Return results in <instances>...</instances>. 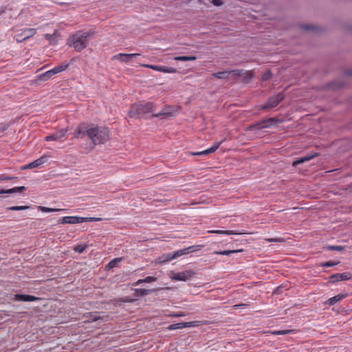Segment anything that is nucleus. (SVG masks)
Returning <instances> with one entry per match:
<instances>
[{"mask_svg": "<svg viewBox=\"0 0 352 352\" xmlns=\"http://www.w3.org/2000/svg\"><path fill=\"white\" fill-rule=\"evenodd\" d=\"M156 104L151 102L134 103L131 104L128 116L131 118H152L150 113H155Z\"/></svg>", "mask_w": 352, "mask_h": 352, "instance_id": "obj_1", "label": "nucleus"}, {"mask_svg": "<svg viewBox=\"0 0 352 352\" xmlns=\"http://www.w3.org/2000/svg\"><path fill=\"white\" fill-rule=\"evenodd\" d=\"M94 32L93 31H78L70 36L67 40V44L73 47L78 52H80L85 49L89 43L91 38H94Z\"/></svg>", "mask_w": 352, "mask_h": 352, "instance_id": "obj_2", "label": "nucleus"}, {"mask_svg": "<svg viewBox=\"0 0 352 352\" xmlns=\"http://www.w3.org/2000/svg\"><path fill=\"white\" fill-rule=\"evenodd\" d=\"M109 130L107 127L92 123L89 139L94 145H97L107 142L109 139Z\"/></svg>", "mask_w": 352, "mask_h": 352, "instance_id": "obj_3", "label": "nucleus"}, {"mask_svg": "<svg viewBox=\"0 0 352 352\" xmlns=\"http://www.w3.org/2000/svg\"><path fill=\"white\" fill-rule=\"evenodd\" d=\"M100 220V218H94V217H82L77 216H67L62 218H60L58 220V224H78L84 222H93L95 221Z\"/></svg>", "mask_w": 352, "mask_h": 352, "instance_id": "obj_4", "label": "nucleus"}, {"mask_svg": "<svg viewBox=\"0 0 352 352\" xmlns=\"http://www.w3.org/2000/svg\"><path fill=\"white\" fill-rule=\"evenodd\" d=\"M92 123L83 122L80 123L73 133L74 138L84 139L86 136L89 138Z\"/></svg>", "mask_w": 352, "mask_h": 352, "instance_id": "obj_5", "label": "nucleus"}, {"mask_svg": "<svg viewBox=\"0 0 352 352\" xmlns=\"http://www.w3.org/2000/svg\"><path fill=\"white\" fill-rule=\"evenodd\" d=\"M179 107L175 105H165L162 109L156 113L151 114L153 118H173L177 116Z\"/></svg>", "mask_w": 352, "mask_h": 352, "instance_id": "obj_6", "label": "nucleus"}, {"mask_svg": "<svg viewBox=\"0 0 352 352\" xmlns=\"http://www.w3.org/2000/svg\"><path fill=\"white\" fill-rule=\"evenodd\" d=\"M285 98V94L283 92H279L275 95L270 96L267 102L259 107L260 110H267L272 109L278 105Z\"/></svg>", "mask_w": 352, "mask_h": 352, "instance_id": "obj_7", "label": "nucleus"}, {"mask_svg": "<svg viewBox=\"0 0 352 352\" xmlns=\"http://www.w3.org/2000/svg\"><path fill=\"white\" fill-rule=\"evenodd\" d=\"M352 278V274L349 272L333 274L329 277L328 284H336L340 281L349 280Z\"/></svg>", "mask_w": 352, "mask_h": 352, "instance_id": "obj_8", "label": "nucleus"}, {"mask_svg": "<svg viewBox=\"0 0 352 352\" xmlns=\"http://www.w3.org/2000/svg\"><path fill=\"white\" fill-rule=\"evenodd\" d=\"M12 299L18 302H35L39 301L41 298L29 294H16L13 296Z\"/></svg>", "mask_w": 352, "mask_h": 352, "instance_id": "obj_9", "label": "nucleus"}, {"mask_svg": "<svg viewBox=\"0 0 352 352\" xmlns=\"http://www.w3.org/2000/svg\"><path fill=\"white\" fill-rule=\"evenodd\" d=\"M144 67L152 69L155 71L164 72V73H176L177 71L174 67H166L164 65H149L144 64L142 65Z\"/></svg>", "mask_w": 352, "mask_h": 352, "instance_id": "obj_10", "label": "nucleus"}, {"mask_svg": "<svg viewBox=\"0 0 352 352\" xmlns=\"http://www.w3.org/2000/svg\"><path fill=\"white\" fill-rule=\"evenodd\" d=\"M195 275V272L191 270H186L177 272L173 276V279L179 281H186L191 279Z\"/></svg>", "mask_w": 352, "mask_h": 352, "instance_id": "obj_11", "label": "nucleus"}, {"mask_svg": "<svg viewBox=\"0 0 352 352\" xmlns=\"http://www.w3.org/2000/svg\"><path fill=\"white\" fill-rule=\"evenodd\" d=\"M140 56V54L133 53V54H124L120 53L113 56V59L120 60L122 63H129L132 60L133 58H136Z\"/></svg>", "mask_w": 352, "mask_h": 352, "instance_id": "obj_12", "label": "nucleus"}, {"mask_svg": "<svg viewBox=\"0 0 352 352\" xmlns=\"http://www.w3.org/2000/svg\"><path fill=\"white\" fill-rule=\"evenodd\" d=\"M67 129H61L58 132L50 134L45 137V141H58L63 138L66 136Z\"/></svg>", "mask_w": 352, "mask_h": 352, "instance_id": "obj_13", "label": "nucleus"}, {"mask_svg": "<svg viewBox=\"0 0 352 352\" xmlns=\"http://www.w3.org/2000/svg\"><path fill=\"white\" fill-rule=\"evenodd\" d=\"M197 322H177L170 324L167 327V330H177L187 327H194Z\"/></svg>", "mask_w": 352, "mask_h": 352, "instance_id": "obj_14", "label": "nucleus"}, {"mask_svg": "<svg viewBox=\"0 0 352 352\" xmlns=\"http://www.w3.org/2000/svg\"><path fill=\"white\" fill-rule=\"evenodd\" d=\"M233 72L236 76H240L242 74L241 70H232V71H223V72H219L216 73H213L212 76L218 79H226L228 78L230 74Z\"/></svg>", "mask_w": 352, "mask_h": 352, "instance_id": "obj_15", "label": "nucleus"}, {"mask_svg": "<svg viewBox=\"0 0 352 352\" xmlns=\"http://www.w3.org/2000/svg\"><path fill=\"white\" fill-rule=\"evenodd\" d=\"M36 33V30L35 28H25L23 30L22 33L18 35L17 41L21 42L25 41L32 36H33Z\"/></svg>", "mask_w": 352, "mask_h": 352, "instance_id": "obj_16", "label": "nucleus"}, {"mask_svg": "<svg viewBox=\"0 0 352 352\" xmlns=\"http://www.w3.org/2000/svg\"><path fill=\"white\" fill-rule=\"evenodd\" d=\"M224 140H223L221 142H214L213 144V145L211 147H210L209 148L206 149L202 151H200V152L192 153V155H206L210 153H212L215 152L219 148V147L220 146V145L222 144V142Z\"/></svg>", "mask_w": 352, "mask_h": 352, "instance_id": "obj_17", "label": "nucleus"}, {"mask_svg": "<svg viewBox=\"0 0 352 352\" xmlns=\"http://www.w3.org/2000/svg\"><path fill=\"white\" fill-rule=\"evenodd\" d=\"M344 86V83L340 80H334L327 83L325 87L332 91H337L342 89Z\"/></svg>", "mask_w": 352, "mask_h": 352, "instance_id": "obj_18", "label": "nucleus"}, {"mask_svg": "<svg viewBox=\"0 0 352 352\" xmlns=\"http://www.w3.org/2000/svg\"><path fill=\"white\" fill-rule=\"evenodd\" d=\"M160 289H161L160 288H154V289H149L137 288V289H134V292H135L134 296L135 297H140V296L151 294L153 292L160 291Z\"/></svg>", "mask_w": 352, "mask_h": 352, "instance_id": "obj_19", "label": "nucleus"}, {"mask_svg": "<svg viewBox=\"0 0 352 352\" xmlns=\"http://www.w3.org/2000/svg\"><path fill=\"white\" fill-rule=\"evenodd\" d=\"M47 160V157L45 155L36 159V160L33 161L32 162L27 164L25 166L24 169L26 168H34L40 166L41 165L45 163Z\"/></svg>", "mask_w": 352, "mask_h": 352, "instance_id": "obj_20", "label": "nucleus"}, {"mask_svg": "<svg viewBox=\"0 0 352 352\" xmlns=\"http://www.w3.org/2000/svg\"><path fill=\"white\" fill-rule=\"evenodd\" d=\"M56 75L55 71L53 69L48 70L43 74L36 76V79L40 81H47L52 78Z\"/></svg>", "mask_w": 352, "mask_h": 352, "instance_id": "obj_21", "label": "nucleus"}, {"mask_svg": "<svg viewBox=\"0 0 352 352\" xmlns=\"http://www.w3.org/2000/svg\"><path fill=\"white\" fill-rule=\"evenodd\" d=\"M317 156H318V153H315L312 155H307L306 156L299 157L296 160L293 162L292 166L294 167H296L298 165L305 163L306 162H308V161L311 160V159H313L314 157H317Z\"/></svg>", "mask_w": 352, "mask_h": 352, "instance_id": "obj_22", "label": "nucleus"}, {"mask_svg": "<svg viewBox=\"0 0 352 352\" xmlns=\"http://www.w3.org/2000/svg\"><path fill=\"white\" fill-rule=\"evenodd\" d=\"M39 331L32 332V331H22L21 335H23V338H25V340L28 342H34L35 341L39 336Z\"/></svg>", "mask_w": 352, "mask_h": 352, "instance_id": "obj_23", "label": "nucleus"}, {"mask_svg": "<svg viewBox=\"0 0 352 352\" xmlns=\"http://www.w3.org/2000/svg\"><path fill=\"white\" fill-rule=\"evenodd\" d=\"M25 190H26V187H25V186H16V187H14L12 188L7 189V190L0 189V195H3V194L11 195V194L16 193V192H24Z\"/></svg>", "mask_w": 352, "mask_h": 352, "instance_id": "obj_24", "label": "nucleus"}, {"mask_svg": "<svg viewBox=\"0 0 352 352\" xmlns=\"http://www.w3.org/2000/svg\"><path fill=\"white\" fill-rule=\"evenodd\" d=\"M186 254H188L186 248L181 249V250L175 251L174 252L168 254L167 260L170 261L172 259L176 258L177 257H179L181 256L186 255Z\"/></svg>", "mask_w": 352, "mask_h": 352, "instance_id": "obj_25", "label": "nucleus"}, {"mask_svg": "<svg viewBox=\"0 0 352 352\" xmlns=\"http://www.w3.org/2000/svg\"><path fill=\"white\" fill-rule=\"evenodd\" d=\"M348 296V294H339L332 298H330L328 300H327V303L329 305H334L335 304H336L338 302L340 301L341 300L346 298Z\"/></svg>", "mask_w": 352, "mask_h": 352, "instance_id": "obj_26", "label": "nucleus"}, {"mask_svg": "<svg viewBox=\"0 0 352 352\" xmlns=\"http://www.w3.org/2000/svg\"><path fill=\"white\" fill-rule=\"evenodd\" d=\"M265 122H262V120L258 121L257 122L253 123L248 126L247 128V131H255V130H260L262 129L265 128L267 125H264Z\"/></svg>", "mask_w": 352, "mask_h": 352, "instance_id": "obj_27", "label": "nucleus"}, {"mask_svg": "<svg viewBox=\"0 0 352 352\" xmlns=\"http://www.w3.org/2000/svg\"><path fill=\"white\" fill-rule=\"evenodd\" d=\"M70 63H67V61H65L62 63L61 64L56 66L53 68V70L55 71L56 74L65 71L66 69H67L69 66Z\"/></svg>", "mask_w": 352, "mask_h": 352, "instance_id": "obj_28", "label": "nucleus"}, {"mask_svg": "<svg viewBox=\"0 0 352 352\" xmlns=\"http://www.w3.org/2000/svg\"><path fill=\"white\" fill-rule=\"evenodd\" d=\"M209 233L225 234V235L239 234V232H236L234 230H210V231H209Z\"/></svg>", "mask_w": 352, "mask_h": 352, "instance_id": "obj_29", "label": "nucleus"}, {"mask_svg": "<svg viewBox=\"0 0 352 352\" xmlns=\"http://www.w3.org/2000/svg\"><path fill=\"white\" fill-rule=\"evenodd\" d=\"M157 278L156 277L149 276H146L144 279H139L133 285L137 286V285H140L142 283H149L154 282V281L157 280Z\"/></svg>", "mask_w": 352, "mask_h": 352, "instance_id": "obj_30", "label": "nucleus"}, {"mask_svg": "<svg viewBox=\"0 0 352 352\" xmlns=\"http://www.w3.org/2000/svg\"><path fill=\"white\" fill-rule=\"evenodd\" d=\"M38 210L39 211H41L43 212H60V211H65V209H60V208H48L45 206H38Z\"/></svg>", "mask_w": 352, "mask_h": 352, "instance_id": "obj_31", "label": "nucleus"}, {"mask_svg": "<svg viewBox=\"0 0 352 352\" xmlns=\"http://www.w3.org/2000/svg\"><path fill=\"white\" fill-rule=\"evenodd\" d=\"M243 250H223V251H215L214 254L217 255H225L230 256L232 254L242 252Z\"/></svg>", "mask_w": 352, "mask_h": 352, "instance_id": "obj_32", "label": "nucleus"}, {"mask_svg": "<svg viewBox=\"0 0 352 352\" xmlns=\"http://www.w3.org/2000/svg\"><path fill=\"white\" fill-rule=\"evenodd\" d=\"M300 28L305 31L318 32L319 30V28L318 26L311 24H302L300 25Z\"/></svg>", "mask_w": 352, "mask_h": 352, "instance_id": "obj_33", "label": "nucleus"}, {"mask_svg": "<svg viewBox=\"0 0 352 352\" xmlns=\"http://www.w3.org/2000/svg\"><path fill=\"white\" fill-rule=\"evenodd\" d=\"M262 122H265L264 125H267L266 126H265V128H270L274 123L278 122V119L276 118H270L262 120Z\"/></svg>", "mask_w": 352, "mask_h": 352, "instance_id": "obj_34", "label": "nucleus"}, {"mask_svg": "<svg viewBox=\"0 0 352 352\" xmlns=\"http://www.w3.org/2000/svg\"><path fill=\"white\" fill-rule=\"evenodd\" d=\"M122 261V258H116L112 259L106 266V268L108 270L113 269L115 267L119 262Z\"/></svg>", "mask_w": 352, "mask_h": 352, "instance_id": "obj_35", "label": "nucleus"}, {"mask_svg": "<svg viewBox=\"0 0 352 352\" xmlns=\"http://www.w3.org/2000/svg\"><path fill=\"white\" fill-rule=\"evenodd\" d=\"M340 263L339 261H328L326 262H322L320 264V267H333Z\"/></svg>", "mask_w": 352, "mask_h": 352, "instance_id": "obj_36", "label": "nucleus"}, {"mask_svg": "<svg viewBox=\"0 0 352 352\" xmlns=\"http://www.w3.org/2000/svg\"><path fill=\"white\" fill-rule=\"evenodd\" d=\"M87 248V245L86 244H78L74 248V250L78 253H83Z\"/></svg>", "mask_w": 352, "mask_h": 352, "instance_id": "obj_37", "label": "nucleus"}, {"mask_svg": "<svg viewBox=\"0 0 352 352\" xmlns=\"http://www.w3.org/2000/svg\"><path fill=\"white\" fill-rule=\"evenodd\" d=\"M29 206H11L6 208L7 210L19 211L29 209Z\"/></svg>", "mask_w": 352, "mask_h": 352, "instance_id": "obj_38", "label": "nucleus"}, {"mask_svg": "<svg viewBox=\"0 0 352 352\" xmlns=\"http://www.w3.org/2000/svg\"><path fill=\"white\" fill-rule=\"evenodd\" d=\"M325 249L330 251H342L344 249V247L342 245H327Z\"/></svg>", "mask_w": 352, "mask_h": 352, "instance_id": "obj_39", "label": "nucleus"}, {"mask_svg": "<svg viewBox=\"0 0 352 352\" xmlns=\"http://www.w3.org/2000/svg\"><path fill=\"white\" fill-rule=\"evenodd\" d=\"M202 245H192V246H189L188 248H186V250L188 252V254H190L191 252H197V251H199L201 250Z\"/></svg>", "mask_w": 352, "mask_h": 352, "instance_id": "obj_40", "label": "nucleus"}, {"mask_svg": "<svg viewBox=\"0 0 352 352\" xmlns=\"http://www.w3.org/2000/svg\"><path fill=\"white\" fill-rule=\"evenodd\" d=\"M272 76L273 74L272 72L270 69H268L262 74V80L263 81L269 80L272 78Z\"/></svg>", "mask_w": 352, "mask_h": 352, "instance_id": "obj_41", "label": "nucleus"}, {"mask_svg": "<svg viewBox=\"0 0 352 352\" xmlns=\"http://www.w3.org/2000/svg\"><path fill=\"white\" fill-rule=\"evenodd\" d=\"M10 126V124L1 122L0 123V133L6 131Z\"/></svg>", "mask_w": 352, "mask_h": 352, "instance_id": "obj_42", "label": "nucleus"}, {"mask_svg": "<svg viewBox=\"0 0 352 352\" xmlns=\"http://www.w3.org/2000/svg\"><path fill=\"white\" fill-rule=\"evenodd\" d=\"M18 177L12 176H6L4 175H0V181H9L12 179H17Z\"/></svg>", "mask_w": 352, "mask_h": 352, "instance_id": "obj_43", "label": "nucleus"}, {"mask_svg": "<svg viewBox=\"0 0 352 352\" xmlns=\"http://www.w3.org/2000/svg\"><path fill=\"white\" fill-rule=\"evenodd\" d=\"M265 333H271L274 335H285L289 333H293L294 331H264Z\"/></svg>", "mask_w": 352, "mask_h": 352, "instance_id": "obj_44", "label": "nucleus"}, {"mask_svg": "<svg viewBox=\"0 0 352 352\" xmlns=\"http://www.w3.org/2000/svg\"><path fill=\"white\" fill-rule=\"evenodd\" d=\"M211 3L214 6H221L223 4V1L222 0H212Z\"/></svg>", "mask_w": 352, "mask_h": 352, "instance_id": "obj_45", "label": "nucleus"}, {"mask_svg": "<svg viewBox=\"0 0 352 352\" xmlns=\"http://www.w3.org/2000/svg\"><path fill=\"white\" fill-rule=\"evenodd\" d=\"M45 37L47 40L52 41L55 38V34H46Z\"/></svg>", "mask_w": 352, "mask_h": 352, "instance_id": "obj_46", "label": "nucleus"}, {"mask_svg": "<svg viewBox=\"0 0 352 352\" xmlns=\"http://www.w3.org/2000/svg\"><path fill=\"white\" fill-rule=\"evenodd\" d=\"M175 60L179 61H187V56H180L175 58Z\"/></svg>", "mask_w": 352, "mask_h": 352, "instance_id": "obj_47", "label": "nucleus"}, {"mask_svg": "<svg viewBox=\"0 0 352 352\" xmlns=\"http://www.w3.org/2000/svg\"><path fill=\"white\" fill-rule=\"evenodd\" d=\"M345 76H352V69H346L344 72Z\"/></svg>", "mask_w": 352, "mask_h": 352, "instance_id": "obj_48", "label": "nucleus"}, {"mask_svg": "<svg viewBox=\"0 0 352 352\" xmlns=\"http://www.w3.org/2000/svg\"><path fill=\"white\" fill-rule=\"evenodd\" d=\"M248 306V304L241 303V304H238V305H234V307H236V308H245V307H247Z\"/></svg>", "mask_w": 352, "mask_h": 352, "instance_id": "obj_49", "label": "nucleus"}, {"mask_svg": "<svg viewBox=\"0 0 352 352\" xmlns=\"http://www.w3.org/2000/svg\"><path fill=\"white\" fill-rule=\"evenodd\" d=\"M7 7L6 6H0V16L4 14L6 11Z\"/></svg>", "mask_w": 352, "mask_h": 352, "instance_id": "obj_50", "label": "nucleus"}, {"mask_svg": "<svg viewBox=\"0 0 352 352\" xmlns=\"http://www.w3.org/2000/svg\"><path fill=\"white\" fill-rule=\"evenodd\" d=\"M197 59V57L195 56H187V61L195 60Z\"/></svg>", "mask_w": 352, "mask_h": 352, "instance_id": "obj_51", "label": "nucleus"}, {"mask_svg": "<svg viewBox=\"0 0 352 352\" xmlns=\"http://www.w3.org/2000/svg\"><path fill=\"white\" fill-rule=\"evenodd\" d=\"M268 241H270V242H278L279 239H270Z\"/></svg>", "mask_w": 352, "mask_h": 352, "instance_id": "obj_52", "label": "nucleus"}, {"mask_svg": "<svg viewBox=\"0 0 352 352\" xmlns=\"http://www.w3.org/2000/svg\"><path fill=\"white\" fill-rule=\"evenodd\" d=\"M92 321H96L97 320V318L96 317H94L91 318Z\"/></svg>", "mask_w": 352, "mask_h": 352, "instance_id": "obj_53", "label": "nucleus"}, {"mask_svg": "<svg viewBox=\"0 0 352 352\" xmlns=\"http://www.w3.org/2000/svg\"><path fill=\"white\" fill-rule=\"evenodd\" d=\"M350 30L352 31V25L351 26Z\"/></svg>", "mask_w": 352, "mask_h": 352, "instance_id": "obj_54", "label": "nucleus"}]
</instances>
